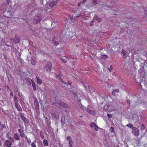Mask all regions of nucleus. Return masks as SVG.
<instances>
[{
	"label": "nucleus",
	"instance_id": "nucleus-32",
	"mask_svg": "<svg viewBox=\"0 0 147 147\" xmlns=\"http://www.w3.org/2000/svg\"><path fill=\"white\" fill-rule=\"evenodd\" d=\"M63 107L68 108L69 107V106L67 104L64 103H63Z\"/></svg>",
	"mask_w": 147,
	"mask_h": 147
},
{
	"label": "nucleus",
	"instance_id": "nucleus-25",
	"mask_svg": "<svg viewBox=\"0 0 147 147\" xmlns=\"http://www.w3.org/2000/svg\"><path fill=\"white\" fill-rule=\"evenodd\" d=\"M96 125L95 124V123L94 122L91 123L90 124V126L91 128L94 127Z\"/></svg>",
	"mask_w": 147,
	"mask_h": 147
},
{
	"label": "nucleus",
	"instance_id": "nucleus-36",
	"mask_svg": "<svg viewBox=\"0 0 147 147\" xmlns=\"http://www.w3.org/2000/svg\"><path fill=\"white\" fill-rule=\"evenodd\" d=\"M31 145L32 147H36V146L34 143L32 142L31 144Z\"/></svg>",
	"mask_w": 147,
	"mask_h": 147
},
{
	"label": "nucleus",
	"instance_id": "nucleus-55",
	"mask_svg": "<svg viewBox=\"0 0 147 147\" xmlns=\"http://www.w3.org/2000/svg\"><path fill=\"white\" fill-rule=\"evenodd\" d=\"M74 16L75 17H78L79 16H80V15H79L78 16V15H75V14H74Z\"/></svg>",
	"mask_w": 147,
	"mask_h": 147
},
{
	"label": "nucleus",
	"instance_id": "nucleus-42",
	"mask_svg": "<svg viewBox=\"0 0 147 147\" xmlns=\"http://www.w3.org/2000/svg\"><path fill=\"white\" fill-rule=\"evenodd\" d=\"M54 44L55 46H57L59 44V42L57 41H56L54 42Z\"/></svg>",
	"mask_w": 147,
	"mask_h": 147
},
{
	"label": "nucleus",
	"instance_id": "nucleus-59",
	"mask_svg": "<svg viewBox=\"0 0 147 147\" xmlns=\"http://www.w3.org/2000/svg\"><path fill=\"white\" fill-rule=\"evenodd\" d=\"M105 7H108L107 5H105L104 6Z\"/></svg>",
	"mask_w": 147,
	"mask_h": 147
},
{
	"label": "nucleus",
	"instance_id": "nucleus-53",
	"mask_svg": "<svg viewBox=\"0 0 147 147\" xmlns=\"http://www.w3.org/2000/svg\"><path fill=\"white\" fill-rule=\"evenodd\" d=\"M82 3L81 2H80V3L78 4V7H79L80 5V4H81Z\"/></svg>",
	"mask_w": 147,
	"mask_h": 147
},
{
	"label": "nucleus",
	"instance_id": "nucleus-52",
	"mask_svg": "<svg viewBox=\"0 0 147 147\" xmlns=\"http://www.w3.org/2000/svg\"><path fill=\"white\" fill-rule=\"evenodd\" d=\"M130 100H127V103L129 104H130Z\"/></svg>",
	"mask_w": 147,
	"mask_h": 147
},
{
	"label": "nucleus",
	"instance_id": "nucleus-23",
	"mask_svg": "<svg viewBox=\"0 0 147 147\" xmlns=\"http://www.w3.org/2000/svg\"><path fill=\"white\" fill-rule=\"evenodd\" d=\"M36 79L37 83L38 84H41L42 83L41 80L38 78L36 77Z\"/></svg>",
	"mask_w": 147,
	"mask_h": 147
},
{
	"label": "nucleus",
	"instance_id": "nucleus-31",
	"mask_svg": "<svg viewBox=\"0 0 147 147\" xmlns=\"http://www.w3.org/2000/svg\"><path fill=\"white\" fill-rule=\"evenodd\" d=\"M14 100L15 104L18 103L17 96L16 95L14 97Z\"/></svg>",
	"mask_w": 147,
	"mask_h": 147
},
{
	"label": "nucleus",
	"instance_id": "nucleus-60",
	"mask_svg": "<svg viewBox=\"0 0 147 147\" xmlns=\"http://www.w3.org/2000/svg\"><path fill=\"white\" fill-rule=\"evenodd\" d=\"M25 138L27 140V139H28V138H27V136H25Z\"/></svg>",
	"mask_w": 147,
	"mask_h": 147
},
{
	"label": "nucleus",
	"instance_id": "nucleus-3",
	"mask_svg": "<svg viewBox=\"0 0 147 147\" xmlns=\"http://www.w3.org/2000/svg\"><path fill=\"white\" fill-rule=\"evenodd\" d=\"M132 133L135 136H137L139 135V131L137 128L134 127L133 129Z\"/></svg>",
	"mask_w": 147,
	"mask_h": 147
},
{
	"label": "nucleus",
	"instance_id": "nucleus-39",
	"mask_svg": "<svg viewBox=\"0 0 147 147\" xmlns=\"http://www.w3.org/2000/svg\"><path fill=\"white\" fill-rule=\"evenodd\" d=\"M20 136L22 138H23L24 137V131L22 132V133H20Z\"/></svg>",
	"mask_w": 147,
	"mask_h": 147
},
{
	"label": "nucleus",
	"instance_id": "nucleus-56",
	"mask_svg": "<svg viewBox=\"0 0 147 147\" xmlns=\"http://www.w3.org/2000/svg\"><path fill=\"white\" fill-rule=\"evenodd\" d=\"M110 68H111V69L112 70L113 69V66L112 65H111L110 66Z\"/></svg>",
	"mask_w": 147,
	"mask_h": 147
},
{
	"label": "nucleus",
	"instance_id": "nucleus-14",
	"mask_svg": "<svg viewBox=\"0 0 147 147\" xmlns=\"http://www.w3.org/2000/svg\"><path fill=\"white\" fill-rule=\"evenodd\" d=\"M57 3V1H53L51 2L49 4V6L51 7H53L54 5H56Z\"/></svg>",
	"mask_w": 147,
	"mask_h": 147
},
{
	"label": "nucleus",
	"instance_id": "nucleus-57",
	"mask_svg": "<svg viewBox=\"0 0 147 147\" xmlns=\"http://www.w3.org/2000/svg\"><path fill=\"white\" fill-rule=\"evenodd\" d=\"M87 0H84L82 3H84L85 1H86Z\"/></svg>",
	"mask_w": 147,
	"mask_h": 147
},
{
	"label": "nucleus",
	"instance_id": "nucleus-33",
	"mask_svg": "<svg viewBox=\"0 0 147 147\" xmlns=\"http://www.w3.org/2000/svg\"><path fill=\"white\" fill-rule=\"evenodd\" d=\"M97 0H93L92 1V4L94 5H95L97 4Z\"/></svg>",
	"mask_w": 147,
	"mask_h": 147
},
{
	"label": "nucleus",
	"instance_id": "nucleus-49",
	"mask_svg": "<svg viewBox=\"0 0 147 147\" xmlns=\"http://www.w3.org/2000/svg\"><path fill=\"white\" fill-rule=\"evenodd\" d=\"M18 131L20 133V134L23 131H22L20 129H19Z\"/></svg>",
	"mask_w": 147,
	"mask_h": 147
},
{
	"label": "nucleus",
	"instance_id": "nucleus-7",
	"mask_svg": "<svg viewBox=\"0 0 147 147\" xmlns=\"http://www.w3.org/2000/svg\"><path fill=\"white\" fill-rule=\"evenodd\" d=\"M20 117L25 123L27 124L29 123V121L23 115H21Z\"/></svg>",
	"mask_w": 147,
	"mask_h": 147
},
{
	"label": "nucleus",
	"instance_id": "nucleus-38",
	"mask_svg": "<svg viewBox=\"0 0 147 147\" xmlns=\"http://www.w3.org/2000/svg\"><path fill=\"white\" fill-rule=\"evenodd\" d=\"M112 93L113 96L116 95V92L113 90L112 91Z\"/></svg>",
	"mask_w": 147,
	"mask_h": 147
},
{
	"label": "nucleus",
	"instance_id": "nucleus-51",
	"mask_svg": "<svg viewBox=\"0 0 147 147\" xmlns=\"http://www.w3.org/2000/svg\"><path fill=\"white\" fill-rule=\"evenodd\" d=\"M10 95L11 96H13V92H11L10 93Z\"/></svg>",
	"mask_w": 147,
	"mask_h": 147
},
{
	"label": "nucleus",
	"instance_id": "nucleus-46",
	"mask_svg": "<svg viewBox=\"0 0 147 147\" xmlns=\"http://www.w3.org/2000/svg\"><path fill=\"white\" fill-rule=\"evenodd\" d=\"M114 91H115V92H119V89H116L115 90H113Z\"/></svg>",
	"mask_w": 147,
	"mask_h": 147
},
{
	"label": "nucleus",
	"instance_id": "nucleus-6",
	"mask_svg": "<svg viewBox=\"0 0 147 147\" xmlns=\"http://www.w3.org/2000/svg\"><path fill=\"white\" fill-rule=\"evenodd\" d=\"M84 84V88L86 89V90L88 91H90V90L91 87L88 85V84L86 83L85 84L83 82Z\"/></svg>",
	"mask_w": 147,
	"mask_h": 147
},
{
	"label": "nucleus",
	"instance_id": "nucleus-22",
	"mask_svg": "<svg viewBox=\"0 0 147 147\" xmlns=\"http://www.w3.org/2000/svg\"><path fill=\"white\" fill-rule=\"evenodd\" d=\"M110 107L109 105L107 104L104 106V109L106 110H108Z\"/></svg>",
	"mask_w": 147,
	"mask_h": 147
},
{
	"label": "nucleus",
	"instance_id": "nucleus-10",
	"mask_svg": "<svg viewBox=\"0 0 147 147\" xmlns=\"http://www.w3.org/2000/svg\"><path fill=\"white\" fill-rule=\"evenodd\" d=\"M36 18L37 19L36 20V22L38 23L41 20L42 16L40 14H38L37 15Z\"/></svg>",
	"mask_w": 147,
	"mask_h": 147
},
{
	"label": "nucleus",
	"instance_id": "nucleus-54",
	"mask_svg": "<svg viewBox=\"0 0 147 147\" xmlns=\"http://www.w3.org/2000/svg\"><path fill=\"white\" fill-rule=\"evenodd\" d=\"M108 69L109 70V71L110 72H111V70H112L111 69V68H110V69H109V68H108Z\"/></svg>",
	"mask_w": 147,
	"mask_h": 147
},
{
	"label": "nucleus",
	"instance_id": "nucleus-12",
	"mask_svg": "<svg viewBox=\"0 0 147 147\" xmlns=\"http://www.w3.org/2000/svg\"><path fill=\"white\" fill-rule=\"evenodd\" d=\"M15 107L18 111H21L22 110V108H21L18 103H15Z\"/></svg>",
	"mask_w": 147,
	"mask_h": 147
},
{
	"label": "nucleus",
	"instance_id": "nucleus-30",
	"mask_svg": "<svg viewBox=\"0 0 147 147\" xmlns=\"http://www.w3.org/2000/svg\"><path fill=\"white\" fill-rule=\"evenodd\" d=\"M97 16V18L96 19V20H97L98 22H100L102 21V19L101 18H98V16L97 15L95 16Z\"/></svg>",
	"mask_w": 147,
	"mask_h": 147
},
{
	"label": "nucleus",
	"instance_id": "nucleus-20",
	"mask_svg": "<svg viewBox=\"0 0 147 147\" xmlns=\"http://www.w3.org/2000/svg\"><path fill=\"white\" fill-rule=\"evenodd\" d=\"M43 144L44 146H47L48 145L47 141L46 139H44L43 140Z\"/></svg>",
	"mask_w": 147,
	"mask_h": 147
},
{
	"label": "nucleus",
	"instance_id": "nucleus-47",
	"mask_svg": "<svg viewBox=\"0 0 147 147\" xmlns=\"http://www.w3.org/2000/svg\"><path fill=\"white\" fill-rule=\"evenodd\" d=\"M91 113L92 115H94L95 114V112L94 111H91V113Z\"/></svg>",
	"mask_w": 147,
	"mask_h": 147
},
{
	"label": "nucleus",
	"instance_id": "nucleus-26",
	"mask_svg": "<svg viewBox=\"0 0 147 147\" xmlns=\"http://www.w3.org/2000/svg\"><path fill=\"white\" fill-rule=\"evenodd\" d=\"M56 76H57V77L62 82L63 81V79L62 78H61V75L60 74L58 75H56Z\"/></svg>",
	"mask_w": 147,
	"mask_h": 147
},
{
	"label": "nucleus",
	"instance_id": "nucleus-2",
	"mask_svg": "<svg viewBox=\"0 0 147 147\" xmlns=\"http://www.w3.org/2000/svg\"><path fill=\"white\" fill-rule=\"evenodd\" d=\"M10 39L15 43H19L20 42V38L18 35L16 34L15 35L14 38L11 39Z\"/></svg>",
	"mask_w": 147,
	"mask_h": 147
},
{
	"label": "nucleus",
	"instance_id": "nucleus-41",
	"mask_svg": "<svg viewBox=\"0 0 147 147\" xmlns=\"http://www.w3.org/2000/svg\"><path fill=\"white\" fill-rule=\"evenodd\" d=\"M9 139L10 141H11L12 142H14V139L10 137L9 138Z\"/></svg>",
	"mask_w": 147,
	"mask_h": 147
},
{
	"label": "nucleus",
	"instance_id": "nucleus-37",
	"mask_svg": "<svg viewBox=\"0 0 147 147\" xmlns=\"http://www.w3.org/2000/svg\"><path fill=\"white\" fill-rule=\"evenodd\" d=\"M94 129L96 131H97L98 129V127L97 126V125L96 126L94 127Z\"/></svg>",
	"mask_w": 147,
	"mask_h": 147
},
{
	"label": "nucleus",
	"instance_id": "nucleus-9",
	"mask_svg": "<svg viewBox=\"0 0 147 147\" xmlns=\"http://www.w3.org/2000/svg\"><path fill=\"white\" fill-rule=\"evenodd\" d=\"M65 85H67L68 86V88L70 89L71 88V83L70 82H65L63 81L62 82Z\"/></svg>",
	"mask_w": 147,
	"mask_h": 147
},
{
	"label": "nucleus",
	"instance_id": "nucleus-19",
	"mask_svg": "<svg viewBox=\"0 0 147 147\" xmlns=\"http://www.w3.org/2000/svg\"><path fill=\"white\" fill-rule=\"evenodd\" d=\"M61 122L62 124H64L65 123V118L64 117L62 116L61 119Z\"/></svg>",
	"mask_w": 147,
	"mask_h": 147
},
{
	"label": "nucleus",
	"instance_id": "nucleus-63",
	"mask_svg": "<svg viewBox=\"0 0 147 147\" xmlns=\"http://www.w3.org/2000/svg\"><path fill=\"white\" fill-rule=\"evenodd\" d=\"M144 11H145V13H146V14H147V13H146V11H145V10H144Z\"/></svg>",
	"mask_w": 147,
	"mask_h": 147
},
{
	"label": "nucleus",
	"instance_id": "nucleus-27",
	"mask_svg": "<svg viewBox=\"0 0 147 147\" xmlns=\"http://www.w3.org/2000/svg\"><path fill=\"white\" fill-rule=\"evenodd\" d=\"M67 58L66 57H63L61 58V59L65 63L67 62Z\"/></svg>",
	"mask_w": 147,
	"mask_h": 147
},
{
	"label": "nucleus",
	"instance_id": "nucleus-18",
	"mask_svg": "<svg viewBox=\"0 0 147 147\" xmlns=\"http://www.w3.org/2000/svg\"><path fill=\"white\" fill-rule=\"evenodd\" d=\"M117 100H115L113 101L111 103L112 106L113 107L116 106L117 105Z\"/></svg>",
	"mask_w": 147,
	"mask_h": 147
},
{
	"label": "nucleus",
	"instance_id": "nucleus-29",
	"mask_svg": "<svg viewBox=\"0 0 147 147\" xmlns=\"http://www.w3.org/2000/svg\"><path fill=\"white\" fill-rule=\"evenodd\" d=\"M90 106H88V108L87 109V111L89 113H91V111L90 109Z\"/></svg>",
	"mask_w": 147,
	"mask_h": 147
},
{
	"label": "nucleus",
	"instance_id": "nucleus-13",
	"mask_svg": "<svg viewBox=\"0 0 147 147\" xmlns=\"http://www.w3.org/2000/svg\"><path fill=\"white\" fill-rule=\"evenodd\" d=\"M12 142L8 140H7L5 144L6 146L7 147L11 146L12 145Z\"/></svg>",
	"mask_w": 147,
	"mask_h": 147
},
{
	"label": "nucleus",
	"instance_id": "nucleus-64",
	"mask_svg": "<svg viewBox=\"0 0 147 147\" xmlns=\"http://www.w3.org/2000/svg\"><path fill=\"white\" fill-rule=\"evenodd\" d=\"M66 111L67 112V113H68V112H69V111H68V110H67Z\"/></svg>",
	"mask_w": 147,
	"mask_h": 147
},
{
	"label": "nucleus",
	"instance_id": "nucleus-11",
	"mask_svg": "<svg viewBox=\"0 0 147 147\" xmlns=\"http://www.w3.org/2000/svg\"><path fill=\"white\" fill-rule=\"evenodd\" d=\"M31 63L32 65H34L36 64V61L35 58L34 57H32L31 60Z\"/></svg>",
	"mask_w": 147,
	"mask_h": 147
},
{
	"label": "nucleus",
	"instance_id": "nucleus-5",
	"mask_svg": "<svg viewBox=\"0 0 147 147\" xmlns=\"http://www.w3.org/2000/svg\"><path fill=\"white\" fill-rule=\"evenodd\" d=\"M63 103L61 101H58L55 103V105L60 109H61L63 107Z\"/></svg>",
	"mask_w": 147,
	"mask_h": 147
},
{
	"label": "nucleus",
	"instance_id": "nucleus-58",
	"mask_svg": "<svg viewBox=\"0 0 147 147\" xmlns=\"http://www.w3.org/2000/svg\"><path fill=\"white\" fill-rule=\"evenodd\" d=\"M18 96L20 97V98H21L22 97H21V95H20V94L19 93V94H18Z\"/></svg>",
	"mask_w": 147,
	"mask_h": 147
},
{
	"label": "nucleus",
	"instance_id": "nucleus-48",
	"mask_svg": "<svg viewBox=\"0 0 147 147\" xmlns=\"http://www.w3.org/2000/svg\"><path fill=\"white\" fill-rule=\"evenodd\" d=\"M80 107L82 108V109L83 110H84V109H85V108H84V106L83 105H82L81 104V106H80Z\"/></svg>",
	"mask_w": 147,
	"mask_h": 147
},
{
	"label": "nucleus",
	"instance_id": "nucleus-16",
	"mask_svg": "<svg viewBox=\"0 0 147 147\" xmlns=\"http://www.w3.org/2000/svg\"><path fill=\"white\" fill-rule=\"evenodd\" d=\"M14 138L16 140H19L20 139V136L17 133H15L14 134Z\"/></svg>",
	"mask_w": 147,
	"mask_h": 147
},
{
	"label": "nucleus",
	"instance_id": "nucleus-28",
	"mask_svg": "<svg viewBox=\"0 0 147 147\" xmlns=\"http://www.w3.org/2000/svg\"><path fill=\"white\" fill-rule=\"evenodd\" d=\"M108 58V56L106 55H103L101 56V58L102 59H107Z\"/></svg>",
	"mask_w": 147,
	"mask_h": 147
},
{
	"label": "nucleus",
	"instance_id": "nucleus-24",
	"mask_svg": "<svg viewBox=\"0 0 147 147\" xmlns=\"http://www.w3.org/2000/svg\"><path fill=\"white\" fill-rule=\"evenodd\" d=\"M5 127V125L4 124H0V129L3 130L4 128Z\"/></svg>",
	"mask_w": 147,
	"mask_h": 147
},
{
	"label": "nucleus",
	"instance_id": "nucleus-43",
	"mask_svg": "<svg viewBox=\"0 0 147 147\" xmlns=\"http://www.w3.org/2000/svg\"><path fill=\"white\" fill-rule=\"evenodd\" d=\"M107 116L109 117H110V118H111L112 117V115L110 114H109V113H108L107 114Z\"/></svg>",
	"mask_w": 147,
	"mask_h": 147
},
{
	"label": "nucleus",
	"instance_id": "nucleus-1",
	"mask_svg": "<svg viewBox=\"0 0 147 147\" xmlns=\"http://www.w3.org/2000/svg\"><path fill=\"white\" fill-rule=\"evenodd\" d=\"M52 65L51 63L49 62L47 63L46 66L44 67V69L47 72H49L51 71L52 68Z\"/></svg>",
	"mask_w": 147,
	"mask_h": 147
},
{
	"label": "nucleus",
	"instance_id": "nucleus-62",
	"mask_svg": "<svg viewBox=\"0 0 147 147\" xmlns=\"http://www.w3.org/2000/svg\"><path fill=\"white\" fill-rule=\"evenodd\" d=\"M59 0H55V1H57H57H59Z\"/></svg>",
	"mask_w": 147,
	"mask_h": 147
},
{
	"label": "nucleus",
	"instance_id": "nucleus-8",
	"mask_svg": "<svg viewBox=\"0 0 147 147\" xmlns=\"http://www.w3.org/2000/svg\"><path fill=\"white\" fill-rule=\"evenodd\" d=\"M34 104L35 106V108L36 109H39V103L37 100H35L34 101Z\"/></svg>",
	"mask_w": 147,
	"mask_h": 147
},
{
	"label": "nucleus",
	"instance_id": "nucleus-50",
	"mask_svg": "<svg viewBox=\"0 0 147 147\" xmlns=\"http://www.w3.org/2000/svg\"><path fill=\"white\" fill-rule=\"evenodd\" d=\"M27 142L29 144H30L31 141L30 140H29L28 139H27Z\"/></svg>",
	"mask_w": 147,
	"mask_h": 147
},
{
	"label": "nucleus",
	"instance_id": "nucleus-61",
	"mask_svg": "<svg viewBox=\"0 0 147 147\" xmlns=\"http://www.w3.org/2000/svg\"><path fill=\"white\" fill-rule=\"evenodd\" d=\"M34 143H36V140H34V142H33Z\"/></svg>",
	"mask_w": 147,
	"mask_h": 147
},
{
	"label": "nucleus",
	"instance_id": "nucleus-44",
	"mask_svg": "<svg viewBox=\"0 0 147 147\" xmlns=\"http://www.w3.org/2000/svg\"><path fill=\"white\" fill-rule=\"evenodd\" d=\"M40 137H41V138L42 139H44V137L43 136V134H41V132L40 133Z\"/></svg>",
	"mask_w": 147,
	"mask_h": 147
},
{
	"label": "nucleus",
	"instance_id": "nucleus-35",
	"mask_svg": "<svg viewBox=\"0 0 147 147\" xmlns=\"http://www.w3.org/2000/svg\"><path fill=\"white\" fill-rule=\"evenodd\" d=\"M121 53H122V54L123 55L124 57H126V53L124 51H123L121 52Z\"/></svg>",
	"mask_w": 147,
	"mask_h": 147
},
{
	"label": "nucleus",
	"instance_id": "nucleus-17",
	"mask_svg": "<svg viewBox=\"0 0 147 147\" xmlns=\"http://www.w3.org/2000/svg\"><path fill=\"white\" fill-rule=\"evenodd\" d=\"M96 16H94L92 20L91 21L90 23V25L91 26H92L93 25V23L95 22V20L97 18Z\"/></svg>",
	"mask_w": 147,
	"mask_h": 147
},
{
	"label": "nucleus",
	"instance_id": "nucleus-40",
	"mask_svg": "<svg viewBox=\"0 0 147 147\" xmlns=\"http://www.w3.org/2000/svg\"><path fill=\"white\" fill-rule=\"evenodd\" d=\"M5 87L6 88L7 91L8 90L11 91L9 86H6Z\"/></svg>",
	"mask_w": 147,
	"mask_h": 147
},
{
	"label": "nucleus",
	"instance_id": "nucleus-15",
	"mask_svg": "<svg viewBox=\"0 0 147 147\" xmlns=\"http://www.w3.org/2000/svg\"><path fill=\"white\" fill-rule=\"evenodd\" d=\"M31 82H32V86L33 89L34 91H35L36 89V84L34 82V81L33 80H32Z\"/></svg>",
	"mask_w": 147,
	"mask_h": 147
},
{
	"label": "nucleus",
	"instance_id": "nucleus-45",
	"mask_svg": "<svg viewBox=\"0 0 147 147\" xmlns=\"http://www.w3.org/2000/svg\"><path fill=\"white\" fill-rule=\"evenodd\" d=\"M111 131L112 132H113L114 131V128L113 127H112L111 128Z\"/></svg>",
	"mask_w": 147,
	"mask_h": 147
},
{
	"label": "nucleus",
	"instance_id": "nucleus-34",
	"mask_svg": "<svg viewBox=\"0 0 147 147\" xmlns=\"http://www.w3.org/2000/svg\"><path fill=\"white\" fill-rule=\"evenodd\" d=\"M146 127V126L144 124H142L141 128V130H143Z\"/></svg>",
	"mask_w": 147,
	"mask_h": 147
},
{
	"label": "nucleus",
	"instance_id": "nucleus-21",
	"mask_svg": "<svg viewBox=\"0 0 147 147\" xmlns=\"http://www.w3.org/2000/svg\"><path fill=\"white\" fill-rule=\"evenodd\" d=\"M126 126H127L131 129H133L134 128V125L131 123H129L127 124Z\"/></svg>",
	"mask_w": 147,
	"mask_h": 147
},
{
	"label": "nucleus",
	"instance_id": "nucleus-4",
	"mask_svg": "<svg viewBox=\"0 0 147 147\" xmlns=\"http://www.w3.org/2000/svg\"><path fill=\"white\" fill-rule=\"evenodd\" d=\"M67 140L69 141L70 147H73L74 142H73L70 136L67 137Z\"/></svg>",
	"mask_w": 147,
	"mask_h": 147
}]
</instances>
